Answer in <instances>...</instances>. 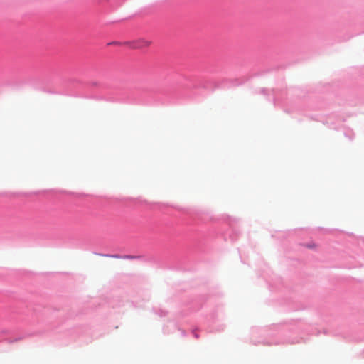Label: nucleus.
Masks as SVG:
<instances>
[{
    "label": "nucleus",
    "instance_id": "f03ea898",
    "mask_svg": "<svg viewBox=\"0 0 364 364\" xmlns=\"http://www.w3.org/2000/svg\"><path fill=\"white\" fill-rule=\"evenodd\" d=\"M306 247H309V248L313 249V248H316V244L307 245Z\"/></svg>",
    "mask_w": 364,
    "mask_h": 364
},
{
    "label": "nucleus",
    "instance_id": "f257e3e1",
    "mask_svg": "<svg viewBox=\"0 0 364 364\" xmlns=\"http://www.w3.org/2000/svg\"><path fill=\"white\" fill-rule=\"evenodd\" d=\"M125 44L132 49H141L149 47L151 45V41L146 39H138L132 42H126Z\"/></svg>",
    "mask_w": 364,
    "mask_h": 364
},
{
    "label": "nucleus",
    "instance_id": "7ed1b4c3",
    "mask_svg": "<svg viewBox=\"0 0 364 364\" xmlns=\"http://www.w3.org/2000/svg\"><path fill=\"white\" fill-rule=\"evenodd\" d=\"M110 44H113V45H119V42H113V43H111Z\"/></svg>",
    "mask_w": 364,
    "mask_h": 364
}]
</instances>
